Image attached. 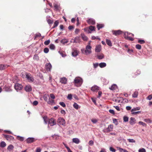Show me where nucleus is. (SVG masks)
Masks as SVG:
<instances>
[{
    "instance_id": "29",
    "label": "nucleus",
    "mask_w": 152,
    "mask_h": 152,
    "mask_svg": "<svg viewBox=\"0 0 152 152\" xmlns=\"http://www.w3.org/2000/svg\"><path fill=\"white\" fill-rule=\"evenodd\" d=\"M58 24L59 22L58 21H55L54 23L53 26V27L52 28H55L57 27L58 26Z\"/></svg>"
},
{
    "instance_id": "58",
    "label": "nucleus",
    "mask_w": 152,
    "mask_h": 152,
    "mask_svg": "<svg viewBox=\"0 0 152 152\" xmlns=\"http://www.w3.org/2000/svg\"><path fill=\"white\" fill-rule=\"evenodd\" d=\"M139 124H141L143 126H145L146 125V124L144 123H143L142 121H139Z\"/></svg>"
},
{
    "instance_id": "57",
    "label": "nucleus",
    "mask_w": 152,
    "mask_h": 152,
    "mask_svg": "<svg viewBox=\"0 0 152 152\" xmlns=\"http://www.w3.org/2000/svg\"><path fill=\"white\" fill-rule=\"evenodd\" d=\"M34 59L37 60H38L39 59V57L37 55H34Z\"/></svg>"
},
{
    "instance_id": "50",
    "label": "nucleus",
    "mask_w": 152,
    "mask_h": 152,
    "mask_svg": "<svg viewBox=\"0 0 152 152\" xmlns=\"http://www.w3.org/2000/svg\"><path fill=\"white\" fill-rule=\"evenodd\" d=\"M53 5H54V7L55 8V9L56 10H58V6L57 5V4H56V3H54Z\"/></svg>"
},
{
    "instance_id": "43",
    "label": "nucleus",
    "mask_w": 152,
    "mask_h": 152,
    "mask_svg": "<svg viewBox=\"0 0 152 152\" xmlns=\"http://www.w3.org/2000/svg\"><path fill=\"white\" fill-rule=\"evenodd\" d=\"M52 137L55 140L58 139V138L59 136L57 135L54 134L52 136Z\"/></svg>"
},
{
    "instance_id": "51",
    "label": "nucleus",
    "mask_w": 152,
    "mask_h": 152,
    "mask_svg": "<svg viewBox=\"0 0 152 152\" xmlns=\"http://www.w3.org/2000/svg\"><path fill=\"white\" fill-rule=\"evenodd\" d=\"M110 151L112 152H115L116 150L112 147H110Z\"/></svg>"
},
{
    "instance_id": "2",
    "label": "nucleus",
    "mask_w": 152,
    "mask_h": 152,
    "mask_svg": "<svg viewBox=\"0 0 152 152\" xmlns=\"http://www.w3.org/2000/svg\"><path fill=\"white\" fill-rule=\"evenodd\" d=\"M95 27L92 26H90L89 28H86L84 29V31L88 33H91V31L95 30Z\"/></svg>"
},
{
    "instance_id": "10",
    "label": "nucleus",
    "mask_w": 152,
    "mask_h": 152,
    "mask_svg": "<svg viewBox=\"0 0 152 152\" xmlns=\"http://www.w3.org/2000/svg\"><path fill=\"white\" fill-rule=\"evenodd\" d=\"M4 137L8 141H10L13 140L14 139V137L12 136L8 135H4Z\"/></svg>"
},
{
    "instance_id": "36",
    "label": "nucleus",
    "mask_w": 152,
    "mask_h": 152,
    "mask_svg": "<svg viewBox=\"0 0 152 152\" xmlns=\"http://www.w3.org/2000/svg\"><path fill=\"white\" fill-rule=\"evenodd\" d=\"M14 146L13 145H10L8 146L7 149L8 150L10 151L11 150H12Z\"/></svg>"
},
{
    "instance_id": "55",
    "label": "nucleus",
    "mask_w": 152,
    "mask_h": 152,
    "mask_svg": "<svg viewBox=\"0 0 152 152\" xmlns=\"http://www.w3.org/2000/svg\"><path fill=\"white\" fill-rule=\"evenodd\" d=\"M94 142L93 140H90L89 142H88V144L91 145V146H92L93 144H94Z\"/></svg>"
},
{
    "instance_id": "20",
    "label": "nucleus",
    "mask_w": 152,
    "mask_h": 152,
    "mask_svg": "<svg viewBox=\"0 0 152 152\" xmlns=\"http://www.w3.org/2000/svg\"><path fill=\"white\" fill-rule=\"evenodd\" d=\"M81 35L82 39L83 40L85 41H86L87 40L88 38L84 33L81 34Z\"/></svg>"
},
{
    "instance_id": "37",
    "label": "nucleus",
    "mask_w": 152,
    "mask_h": 152,
    "mask_svg": "<svg viewBox=\"0 0 152 152\" xmlns=\"http://www.w3.org/2000/svg\"><path fill=\"white\" fill-rule=\"evenodd\" d=\"M54 102V101L53 100H50L49 99V100L47 102V103L48 104H52Z\"/></svg>"
},
{
    "instance_id": "44",
    "label": "nucleus",
    "mask_w": 152,
    "mask_h": 152,
    "mask_svg": "<svg viewBox=\"0 0 152 152\" xmlns=\"http://www.w3.org/2000/svg\"><path fill=\"white\" fill-rule=\"evenodd\" d=\"M138 42L140 44H143L145 43V42L143 40L139 39L138 40Z\"/></svg>"
},
{
    "instance_id": "19",
    "label": "nucleus",
    "mask_w": 152,
    "mask_h": 152,
    "mask_svg": "<svg viewBox=\"0 0 152 152\" xmlns=\"http://www.w3.org/2000/svg\"><path fill=\"white\" fill-rule=\"evenodd\" d=\"M72 141L73 142L77 144H79L80 142L79 139L77 138H73L72 139Z\"/></svg>"
},
{
    "instance_id": "12",
    "label": "nucleus",
    "mask_w": 152,
    "mask_h": 152,
    "mask_svg": "<svg viewBox=\"0 0 152 152\" xmlns=\"http://www.w3.org/2000/svg\"><path fill=\"white\" fill-rule=\"evenodd\" d=\"M99 89V87L96 85H94L91 88V90L93 91H97Z\"/></svg>"
},
{
    "instance_id": "54",
    "label": "nucleus",
    "mask_w": 152,
    "mask_h": 152,
    "mask_svg": "<svg viewBox=\"0 0 152 152\" xmlns=\"http://www.w3.org/2000/svg\"><path fill=\"white\" fill-rule=\"evenodd\" d=\"M72 94H69L68 95L67 98L68 99H69V100H71L72 99Z\"/></svg>"
},
{
    "instance_id": "64",
    "label": "nucleus",
    "mask_w": 152,
    "mask_h": 152,
    "mask_svg": "<svg viewBox=\"0 0 152 152\" xmlns=\"http://www.w3.org/2000/svg\"><path fill=\"white\" fill-rule=\"evenodd\" d=\"M41 149L39 148H37L36 149V152H41Z\"/></svg>"
},
{
    "instance_id": "63",
    "label": "nucleus",
    "mask_w": 152,
    "mask_h": 152,
    "mask_svg": "<svg viewBox=\"0 0 152 152\" xmlns=\"http://www.w3.org/2000/svg\"><path fill=\"white\" fill-rule=\"evenodd\" d=\"M109 112L113 114H115V112L114 110H113L110 109L109 110Z\"/></svg>"
},
{
    "instance_id": "9",
    "label": "nucleus",
    "mask_w": 152,
    "mask_h": 152,
    "mask_svg": "<svg viewBox=\"0 0 152 152\" xmlns=\"http://www.w3.org/2000/svg\"><path fill=\"white\" fill-rule=\"evenodd\" d=\"M37 139L33 137H29L26 140V142L28 143H30L35 142Z\"/></svg>"
},
{
    "instance_id": "24",
    "label": "nucleus",
    "mask_w": 152,
    "mask_h": 152,
    "mask_svg": "<svg viewBox=\"0 0 152 152\" xmlns=\"http://www.w3.org/2000/svg\"><path fill=\"white\" fill-rule=\"evenodd\" d=\"M73 107L76 109L77 110L80 108V107L76 103H75L73 105Z\"/></svg>"
},
{
    "instance_id": "28",
    "label": "nucleus",
    "mask_w": 152,
    "mask_h": 152,
    "mask_svg": "<svg viewBox=\"0 0 152 152\" xmlns=\"http://www.w3.org/2000/svg\"><path fill=\"white\" fill-rule=\"evenodd\" d=\"M104 25L102 24H98L97 25V27L98 30H99L101 28L103 27Z\"/></svg>"
},
{
    "instance_id": "42",
    "label": "nucleus",
    "mask_w": 152,
    "mask_h": 152,
    "mask_svg": "<svg viewBox=\"0 0 152 152\" xmlns=\"http://www.w3.org/2000/svg\"><path fill=\"white\" fill-rule=\"evenodd\" d=\"M124 122H126L128 121L129 118L128 117L124 116Z\"/></svg>"
},
{
    "instance_id": "1",
    "label": "nucleus",
    "mask_w": 152,
    "mask_h": 152,
    "mask_svg": "<svg viewBox=\"0 0 152 152\" xmlns=\"http://www.w3.org/2000/svg\"><path fill=\"white\" fill-rule=\"evenodd\" d=\"M74 83L78 84V86H80L83 83V80L80 77H76L75 78L74 80Z\"/></svg>"
},
{
    "instance_id": "46",
    "label": "nucleus",
    "mask_w": 152,
    "mask_h": 152,
    "mask_svg": "<svg viewBox=\"0 0 152 152\" xmlns=\"http://www.w3.org/2000/svg\"><path fill=\"white\" fill-rule=\"evenodd\" d=\"M49 49L47 48H46L44 49V52L45 53H48L49 52Z\"/></svg>"
},
{
    "instance_id": "23",
    "label": "nucleus",
    "mask_w": 152,
    "mask_h": 152,
    "mask_svg": "<svg viewBox=\"0 0 152 152\" xmlns=\"http://www.w3.org/2000/svg\"><path fill=\"white\" fill-rule=\"evenodd\" d=\"M117 87V86L116 84H113L109 88L110 89L112 90H114Z\"/></svg>"
},
{
    "instance_id": "31",
    "label": "nucleus",
    "mask_w": 152,
    "mask_h": 152,
    "mask_svg": "<svg viewBox=\"0 0 152 152\" xmlns=\"http://www.w3.org/2000/svg\"><path fill=\"white\" fill-rule=\"evenodd\" d=\"M72 56L73 57H76L78 55L77 52L76 50H74L72 53Z\"/></svg>"
},
{
    "instance_id": "21",
    "label": "nucleus",
    "mask_w": 152,
    "mask_h": 152,
    "mask_svg": "<svg viewBox=\"0 0 152 152\" xmlns=\"http://www.w3.org/2000/svg\"><path fill=\"white\" fill-rule=\"evenodd\" d=\"M106 42L107 44L109 46L111 47L112 46V43L111 42V41L110 39H106Z\"/></svg>"
},
{
    "instance_id": "38",
    "label": "nucleus",
    "mask_w": 152,
    "mask_h": 152,
    "mask_svg": "<svg viewBox=\"0 0 152 152\" xmlns=\"http://www.w3.org/2000/svg\"><path fill=\"white\" fill-rule=\"evenodd\" d=\"M92 39L93 40H95V39H98L99 40H100V39L98 36L95 37L94 36H92Z\"/></svg>"
},
{
    "instance_id": "56",
    "label": "nucleus",
    "mask_w": 152,
    "mask_h": 152,
    "mask_svg": "<svg viewBox=\"0 0 152 152\" xmlns=\"http://www.w3.org/2000/svg\"><path fill=\"white\" fill-rule=\"evenodd\" d=\"M129 123L131 124H133V118L132 117L130 118Z\"/></svg>"
},
{
    "instance_id": "40",
    "label": "nucleus",
    "mask_w": 152,
    "mask_h": 152,
    "mask_svg": "<svg viewBox=\"0 0 152 152\" xmlns=\"http://www.w3.org/2000/svg\"><path fill=\"white\" fill-rule=\"evenodd\" d=\"M50 42V39H48L47 40L45 41L44 42V44L45 45H48Z\"/></svg>"
},
{
    "instance_id": "60",
    "label": "nucleus",
    "mask_w": 152,
    "mask_h": 152,
    "mask_svg": "<svg viewBox=\"0 0 152 152\" xmlns=\"http://www.w3.org/2000/svg\"><path fill=\"white\" fill-rule=\"evenodd\" d=\"M93 65L94 68H96L98 66L99 64L98 63H94Z\"/></svg>"
},
{
    "instance_id": "45",
    "label": "nucleus",
    "mask_w": 152,
    "mask_h": 152,
    "mask_svg": "<svg viewBox=\"0 0 152 152\" xmlns=\"http://www.w3.org/2000/svg\"><path fill=\"white\" fill-rule=\"evenodd\" d=\"M135 47L138 50L140 49L141 48V45L139 44L136 45Z\"/></svg>"
},
{
    "instance_id": "7",
    "label": "nucleus",
    "mask_w": 152,
    "mask_h": 152,
    "mask_svg": "<svg viewBox=\"0 0 152 152\" xmlns=\"http://www.w3.org/2000/svg\"><path fill=\"white\" fill-rule=\"evenodd\" d=\"M26 78L30 82H32L34 81V79L33 77L30 74H26Z\"/></svg>"
},
{
    "instance_id": "39",
    "label": "nucleus",
    "mask_w": 152,
    "mask_h": 152,
    "mask_svg": "<svg viewBox=\"0 0 152 152\" xmlns=\"http://www.w3.org/2000/svg\"><path fill=\"white\" fill-rule=\"evenodd\" d=\"M139 152H146V150L143 148L139 149L138 150Z\"/></svg>"
},
{
    "instance_id": "33",
    "label": "nucleus",
    "mask_w": 152,
    "mask_h": 152,
    "mask_svg": "<svg viewBox=\"0 0 152 152\" xmlns=\"http://www.w3.org/2000/svg\"><path fill=\"white\" fill-rule=\"evenodd\" d=\"M6 146V144L4 141H2L0 143V146L1 147L4 148Z\"/></svg>"
},
{
    "instance_id": "15",
    "label": "nucleus",
    "mask_w": 152,
    "mask_h": 152,
    "mask_svg": "<svg viewBox=\"0 0 152 152\" xmlns=\"http://www.w3.org/2000/svg\"><path fill=\"white\" fill-rule=\"evenodd\" d=\"M122 32L120 30L113 31V33L114 35L117 36L122 33Z\"/></svg>"
},
{
    "instance_id": "8",
    "label": "nucleus",
    "mask_w": 152,
    "mask_h": 152,
    "mask_svg": "<svg viewBox=\"0 0 152 152\" xmlns=\"http://www.w3.org/2000/svg\"><path fill=\"white\" fill-rule=\"evenodd\" d=\"M48 124H50V126H52L56 124V122L55 120L52 118H50L48 121Z\"/></svg>"
},
{
    "instance_id": "22",
    "label": "nucleus",
    "mask_w": 152,
    "mask_h": 152,
    "mask_svg": "<svg viewBox=\"0 0 152 152\" xmlns=\"http://www.w3.org/2000/svg\"><path fill=\"white\" fill-rule=\"evenodd\" d=\"M100 67L101 68H104L106 66V64L104 62H101L99 64Z\"/></svg>"
},
{
    "instance_id": "16",
    "label": "nucleus",
    "mask_w": 152,
    "mask_h": 152,
    "mask_svg": "<svg viewBox=\"0 0 152 152\" xmlns=\"http://www.w3.org/2000/svg\"><path fill=\"white\" fill-rule=\"evenodd\" d=\"M101 50V46L100 45H98L96 47L95 51L96 52H99Z\"/></svg>"
},
{
    "instance_id": "35",
    "label": "nucleus",
    "mask_w": 152,
    "mask_h": 152,
    "mask_svg": "<svg viewBox=\"0 0 152 152\" xmlns=\"http://www.w3.org/2000/svg\"><path fill=\"white\" fill-rule=\"evenodd\" d=\"M144 121L147 123H151L152 122V121L150 119H145L144 120Z\"/></svg>"
},
{
    "instance_id": "14",
    "label": "nucleus",
    "mask_w": 152,
    "mask_h": 152,
    "mask_svg": "<svg viewBox=\"0 0 152 152\" xmlns=\"http://www.w3.org/2000/svg\"><path fill=\"white\" fill-rule=\"evenodd\" d=\"M51 67L52 66L50 63H48L46 64L45 66V68L47 71H50Z\"/></svg>"
},
{
    "instance_id": "13",
    "label": "nucleus",
    "mask_w": 152,
    "mask_h": 152,
    "mask_svg": "<svg viewBox=\"0 0 152 152\" xmlns=\"http://www.w3.org/2000/svg\"><path fill=\"white\" fill-rule=\"evenodd\" d=\"M25 90L27 92H29L32 90V88L30 85H27L24 88Z\"/></svg>"
},
{
    "instance_id": "4",
    "label": "nucleus",
    "mask_w": 152,
    "mask_h": 152,
    "mask_svg": "<svg viewBox=\"0 0 152 152\" xmlns=\"http://www.w3.org/2000/svg\"><path fill=\"white\" fill-rule=\"evenodd\" d=\"M57 124L58 125H62L64 126L65 124V121L63 118H59L57 121Z\"/></svg>"
},
{
    "instance_id": "41",
    "label": "nucleus",
    "mask_w": 152,
    "mask_h": 152,
    "mask_svg": "<svg viewBox=\"0 0 152 152\" xmlns=\"http://www.w3.org/2000/svg\"><path fill=\"white\" fill-rule=\"evenodd\" d=\"M138 91H136L134 93V98L137 97L138 95Z\"/></svg>"
},
{
    "instance_id": "62",
    "label": "nucleus",
    "mask_w": 152,
    "mask_h": 152,
    "mask_svg": "<svg viewBox=\"0 0 152 152\" xmlns=\"http://www.w3.org/2000/svg\"><path fill=\"white\" fill-rule=\"evenodd\" d=\"M74 28V27L72 26H69L68 27V29L70 30L73 29Z\"/></svg>"
},
{
    "instance_id": "52",
    "label": "nucleus",
    "mask_w": 152,
    "mask_h": 152,
    "mask_svg": "<svg viewBox=\"0 0 152 152\" xmlns=\"http://www.w3.org/2000/svg\"><path fill=\"white\" fill-rule=\"evenodd\" d=\"M91 122L94 124H96L98 121L95 119H92L91 120Z\"/></svg>"
},
{
    "instance_id": "34",
    "label": "nucleus",
    "mask_w": 152,
    "mask_h": 152,
    "mask_svg": "<svg viewBox=\"0 0 152 152\" xmlns=\"http://www.w3.org/2000/svg\"><path fill=\"white\" fill-rule=\"evenodd\" d=\"M77 42H80V37H76L75 38Z\"/></svg>"
},
{
    "instance_id": "11",
    "label": "nucleus",
    "mask_w": 152,
    "mask_h": 152,
    "mask_svg": "<svg viewBox=\"0 0 152 152\" xmlns=\"http://www.w3.org/2000/svg\"><path fill=\"white\" fill-rule=\"evenodd\" d=\"M87 21V23L89 24L94 25L95 23V20L92 18L89 19Z\"/></svg>"
},
{
    "instance_id": "18",
    "label": "nucleus",
    "mask_w": 152,
    "mask_h": 152,
    "mask_svg": "<svg viewBox=\"0 0 152 152\" xmlns=\"http://www.w3.org/2000/svg\"><path fill=\"white\" fill-rule=\"evenodd\" d=\"M113 125L112 124H110L109 125L108 127L107 128V132H110L111 130L113 129Z\"/></svg>"
},
{
    "instance_id": "32",
    "label": "nucleus",
    "mask_w": 152,
    "mask_h": 152,
    "mask_svg": "<svg viewBox=\"0 0 152 152\" xmlns=\"http://www.w3.org/2000/svg\"><path fill=\"white\" fill-rule=\"evenodd\" d=\"M50 49L52 50H54L55 48V46L53 44H50L49 46Z\"/></svg>"
},
{
    "instance_id": "59",
    "label": "nucleus",
    "mask_w": 152,
    "mask_h": 152,
    "mask_svg": "<svg viewBox=\"0 0 152 152\" xmlns=\"http://www.w3.org/2000/svg\"><path fill=\"white\" fill-rule=\"evenodd\" d=\"M47 21L49 24H52L53 22V21L50 19H48Z\"/></svg>"
},
{
    "instance_id": "17",
    "label": "nucleus",
    "mask_w": 152,
    "mask_h": 152,
    "mask_svg": "<svg viewBox=\"0 0 152 152\" xmlns=\"http://www.w3.org/2000/svg\"><path fill=\"white\" fill-rule=\"evenodd\" d=\"M60 82L64 84H66L67 83V79L65 77L61 78L60 79Z\"/></svg>"
},
{
    "instance_id": "27",
    "label": "nucleus",
    "mask_w": 152,
    "mask_h": 152,
    "mask_svg": "<svg viewBox=\"0 0 152 152\" xmlns=\"http://www.w3.org/2000/svg\"><path fill=\"white\" fill-rule=\"evenodd\" d=\"M44 100L46 102H48V99H50L49 96L48 95L46 94H45L44 96Z\"/></svg>"
},
{
    "instance_id": "3",
    "label": "nucleus",
    "mask_w": 152,
    "mask_h": 152,
    "mask_svg": "<svg viewBox=\"0 0 152 152\" xmlns=\"http://www.w3.org/2000/svg\"><path fill=\"white\" fill-rule=\"evenodd\" d=\"M91 47L90 45L86 46L85 53L86 55H88L91 53Z\"/></svg>"
},
{
    "instance_id": "61",
    "label": "nucleus",
    "mask_w": 152,
    "mask_h": 152,
    "mask_svg": "<svg viewBox=\"0 0 152 152\" xmlns=\"http://www.w3.org/2000/svg\"><path fill=\"white\" fill-rule=\"evenodd\" d=\"M117 148L118 149L119 151L121 152H122L123 151L124 149L122 148H121L119 147H117Z\"/></svg>"
},
{
    "instance_id": "25",
    "label": "nucleus",
    "mask_w": 152,
    "mask_h": 152,
    "mask_svg": "<svg viewBox=\"0 0 152 152\" xmlns=\"http://www.w3.org/2000/svg\"><path fill=\"white\" fill-rule=\"evenodd\" d=\"M17 139L18 140L21 141H23L24 139V137L19 136H17Z\"/></svg>"
},
{
    "instance_id": "30",
    "label": "nucleus",
    "mask_w": 152,
    "mask_h": 152,
    "mask_svg": "<svg viewBox=\"0 0 152 152\" xmlns=\"http://www.w3.org/2000/svg\"><path fill=\"white\" fill-rule=\"evenodd\" d=\"M68 42V40L66 39H63L61 40V43L63 44H65L67 43Z\"/></svg>"
},
{
    "instance_id": "26",
    "label": "nucleus",
    "mask_w": 152,
    "mask_h": 152,
    "mask_svg": "<svg viewBox=\"0 0 152 152\" xmlns=\"http://www.w3.org/2000/svg\"><path fill=\"white\" fill-rule=\"evenodd\" d=\"M97 56L98 58L99 59H102L104 57V56L103 54L98 55H97Z\"/></svg>"
},
{
    "instance_id": "49",
    "label": "nucleus",
    "mask_w": 152,
    "mask_h": 152,
    "mask_svg": "<svg viewBox=\"0 0 152 152\" xmlns=\"http://www.w3.org/2000/svg\"><path fill=\"white\" fill-rule=\"evenodd\" d=\"M59 104L63 107H66L65 104L63 102H59Z\"/></svg>"
},
{
    "instance_id": "47",
    "label": "nucleus",
    "mask_w": 152,
    "mask_h": 152,
    "mask_svg": "<svg viewBox=\"0 0 152 152\" xmlns=\"http://www.w3.org/2000/svg\"><path fill=\"white\" fill-rule=\"evenodd\" d=\"M5 69V66L4 65L0 64V70H3Z\"/></svg>"
},
{
    "instance_id": "5",
    "label": "nucleus",
    "mask_w": 152,
    "mask_h": 152,
    "mask_svg": "<svg viewBox=\"0 0 152 152\" xmlns=\"http://www.w3.org/2000/svg\"><path fill=\"white\" fill-rule=\"evenodd\" d=\"M131 34H132L131 33H128L127 32H125L124 33V37L126 39H127L128 40L131 41H133V38L130 37L129 36V35Z\"/></svg>"
},
{
    "instance_id": "48",
    "label": "nucleus",
    "mask_w": 152,
    "mask_h": 152,
    "mask_svg": "<svg viewBox=\"0 0 152 152\" xmlns=\"http://www.w3.org/2000/svg\"><path fill=\"white\" fill-rule=\"evenodd\" d=\"M146 99L149 100H151L152 99V94L148 95Z\"/></svg>"
},
{
    "instance_id": "6",
    "label": "nucleus",
    "mask_w": 152,
    "mask_h": 152,
    "mask_svg": "<svg viewBox=\"0 0 152 152\" xmlns=\"http://www.w3.org/2000/svg\"><path fill=\"white\" fill-rule=\"evenodd\" d=\"M14 87L15 89L17 91L21 90L23 88V86L21 84L18 83L15 84Z\"/></svg>"
},
{
    "instance_id": "53",
    "label": "nucleus",
    "mask_w": 152,
    "mask_h": 152,
    "mask_svg": "<svg viewBox=\"0 0 152 152\" xmlns=\"http://www.w3.org/2000/svg\"><path fill=\"white\" fill-rule=\"evenodd\" d=\"M41 36V34L40 33H37L35 35L34 39H36L37 37H40Z\"/></svg>"
}]
</instances>
